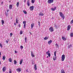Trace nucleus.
Here are the masks:
<instances>
[{
	"mask_svg": "<svg viewBox=\"0 0 73 73\" xmlns=\"http://www.w3.org/2000/svg\"><path fill=\"white\" fill-rule=\"evenodd\" d=\"M1 3L3 4V2H2Z\"/></svg>",
	"mask_w": 73,
	"mask_h": 73,
	"instance_id": "55",
	"label": "nucleus"
},
{
	"mask_svg": "<svg viewBox=\"0 0 73 73\" xmlns=\"http://www.w3.org/2000/svg\"><path fill=\"white\" fill-rule=\"evenodd\" d=\"M9 10H7V12H9Z\"/></svg>",
	"mask_w": 73,
	"mask_h": 73,
	"instance_id": "52",
	"label": "nucleus"
},
{
	"mask_svg": "<svg viewBox=\"0 0 73 73\" xmlns=\"http://www.w3.org/2000/svg\"><path fill=\"white\" fill-rule=\"evenodd\" d=\"M62 39H63V40H64V41H65V40H66V38L63 36L62 37Z\"/></svg>",
	"mask_w": 73,
	"mask_h": 73,
	"instance_id": "16",
	"label": "nucleus"
},
{
	"mask_svg": "<svg viewBox=\"0 0 73 73\" xmlns=\"http://www.w3.org/2000/svg\"><path fill=\"white\" fill-rule=\"evenodd\" d=\"M14 64H17V61L16 60H15L14 61Z\"/></svg>",
	"mask_w": 73,
	"mask_h": 73,
	"instance_id": "29",
	"label": "nucleus"
},
{
	"mask_svg": "<svg viewBox=\"0 0 73 73\" xmlns=\"http://www.w3.org/2000/svg\"><path fill=\"white\" fill-rule=\"evenodd\" d=\"M3 72H5V67H3Z\"/></svg>",
	"mask_w": 73,
	"mask_h": 73,
	"instance_id": "28",
	"label": "nucleus"
},
{
	"mask_svg": "<svg viewBox=\"0 0 73 73\" xmlns=\"http://www.w3.org/2000/svg\"><path fill=\"white\" fill-rule=\"evenodd\" d=\"M19 3L17 2V7H19Z\"/></svg>",
	"mask_w": 73,
	"mask_h": 73,
	"instance_id": "31",
	"label": "nucleus"
},
{
	"mask_svg": "<svg viewBox=\"0 0 73 73\" xmlns=\"http://www.w3.org/2000/svg\"><path fill=\"white\" fill-rule=\"evenodd\" d=\"M70 25H69L67 27V31H69V30H70Z\"/></svg>",
	"mask_w": 73,
	"mask_h": 73,
	"instance_id": "10",
	"label": "nucleus"
},
{
	"mask_svg": "<svg viewBox=\"0 0 73 73\" xmlns=\"http://www.w3.org/2000/svg\"><path fill=\"white\" fill-rule=\"evenodd\" d=\"M56 9V7H55L54 8H51V11H54Z\"/></svg>",
	"mask_w": 73,
	"mask_h": 73,
	"instance_id": "7",
	"label": "nucleus"
},
{
	"mask_svg": "<svg viewBox=\"0 0 73 73\" xmlns=\"http://www.w3.org/2000/svg\"><path fill=\"white\" fill-rule=\"evenodd\" d=\"M12 5H9V9H12Z\"/></svg>",
	"mask_w": 73,
	"mask_h": 73,
	"instance_id": "19",
	"label": "nucleus"
},
{
	"mask_svg": "<svg viewBox=\"0 0 73 73\" xmlns=\"http://www.w3.org/2000/svg\"><path fill=\"white\" fill-rule=\"evenodd\" d=\"M70 24H73V20H72L71 21V22H70Z\"/></svg>",
	"mask_w": 73,
	"mask_h": 73,
	"instance_id": "37",
	"label": "nucleus"
},
{
	"mask_svg": "<svg viewBox=\"0 0 73 73\" xmlns=\"http://www.w3.org/2000/svg\"><path fill=\"white\" fill-rule=\"evenodd\" d=\"M21 49H23V46H21L20 47Z\"/></svg>",
	"mask_w": 73,
	"mask_h": 73,
	"instance_id": "40",
	"label": "nucleus"
},
{
	"mask_svg": "<svg viewBox=\"0 0 73 73\" xmlns=\"http://www.w3.org/2000/svg\"><path fill=\"white\" fill-rule=\"evenodd\" d=\"M10 37H12V36L13 35V34L12 33H11L10 34Z\"/></svg>",
	"mask_w": 73,
	"mask_h": 73,
	"instance_id": "38",
	"label": "nucleus"
},
{
	"mask_svg": "<svg viewBox=\"0 0 73 73\" xmlns=\"http://www.w3.org/2000/svg\"><path fill=\"white\" fill-rule=\"evenodd\" d=\"M47 58H48V56H47Z\"/></svg>",
	"mask_w": 73,
	"mask_h": 73,
	"instance_id": "56",
	"label": "nucleus"
},
{
	"mask_svg": "<svg viewBox=\"0 0 73 73\" xmlns=\"http://www.w3.org/2000/svg\"><path fill=\"white\" fill-rule=\"evenodd\" d=\"M27 3V5L28 6H29V5H30V3L29 2V0H28Z\"/></svg>",
	"mask_w": 73,
	"mask_h": 73,
	"instance_id": "13",
	"label": "nucleus"
},
{
	"mask_svg": "<svg viewBox=\"0 0 73 73\" xmlns=\"http://www.w3.org/2000/svg\"><path fill=\"white\" fill-rule=\"evenodd\" d=\"M16 70L17 71V72H20L21 70V69H20V68L17 69H16Z\"/></svg>",
	"mask_w": 73,
	"mask_h": 73,
	"instance_id": "9",
	"label": "nucleus"
},
{
	"mask_svg": "<svg viewBox=\"0 0 73 73\" xmlns=\"http://www.w3.org/2000/svg\"><path fill=\"white\" fill-rule=\"evenodd\" d=\"M61 73H65L64 70L62 69L61 70Z\"/></svg>",
	"mask_w": 73,
	"mask_h": 73,
	"instance_id": "15",
	"label": "nucleus"
},
{
	"mask_svg": "<svg viewBox=\"0 0 73 73\" xmlns=\"http://www.w3.org/2000/svg\"><path fill=\"white\" fill-rule=\"evenodd\" d=\"M23 59H21L19 63L20 65H21V64H22V63H23Z\"/></svg>",
	"mask_w": 73,
	"mask_h": 73,
	"instance_id": "8",
	"label": "nucleus"
},
{
	"mask_svg": "<svg viewBox=\"0 0 73 73\" xmlns=\"http://www.w3.org/2000/svg\"><path fill=\"white\" fill-rule=\"evenodd\" d=\"M34 27V23L31 24V28L32 29H33V28Z\"/></svg>",
	"mask_w": 73,
	"mask_h": 73,
	"instance_id": "11",
	"label": "nucleus"
},
{
	"mask_svg": "<svg viewBox=\"0 0 73 73\" xmlns=\"http://www.w3.org/2000/svg\"><path fill=\"white\" fill-rule=\"evenodd\" d=\"M25 42L26 43H27V37H26L25 38Z\"/></svg>",
	"mask_w": 73,
	"mask_h": 73,
	"instance_id": "33",
	"label": "nucleus"
},
{
	"mask_svg": "<svg viewBox=\"0 0 73 73\" xmlns=\"http://www.w3.org/2000/svg\"><path fill=\"white\" fill-rule=\"evenodd\" d=\"M49 30L50 31V32H53L54 31L53 30V28L52 27H51L49 28Z\"/></svg>",
	"mask_w": 73,
	"mask_h": 73,
	"instance_id": "2",
	"label": "nucleus"
},
{
	"mask_svg": "<svg viewBox=\"0 0 73 73\" xmlns=\"http://www.w3.org/2000/svg\"><path fill=\"white\" fill-rule=\"evenodd\" d=\"M53 2V0H48V4H51Z\"/></svg>",
	"mask_w": 73,
	"mask_h": 73,
	"instance_id": "3",
	"label": "nucleus"
},
{
	"mask_svg": "<svg viewBox=\"0 0 73 73\" xmlns=\"http://www.w3.org/2000/svg\"><path fill=\"white\" fill-rule=\"evenodd\" d=\"M1 52H0V56H1Z\"/></svg>",
	"mask_w": 73,
	"mask_h": 73,
	"instance_id": "51",
	"label": "nucleus"
},
{
	"mask_svg": "<svg viewBox=\"0 0 73 73\" xmlns=\"http://www.w3.org/2000/svg\"><path fill=\"white\" fill-rule=\"evenodd\" d=\"M47 39H48V37H45L44 38V40H47Z\"/></svg>",
	"mask_w": 73,
	"mask_h": 73,
	"instance_id": "32",
	"label": "nucleus"
},
{
	"mask_svg": "<svg viewBox=\"0 0 73 73\" xmlns=\"http://www.w3.org/2000/svg\"><path fill=\"white\" fill-rule=\"evenodd\" d=\"M59 15H60V16H62L63 15H64V14H63V13H62L61 12H60Z\"/></svg>",
	"mask_w": 73,
	"mask_h": 73,
	"instance_id": "17",
	"label": "nucleus"
},
{
	"mask_svg": "<svg viewBox=\"0 0 73 73\" xmlns=\"http://www.w3.org/2000/svg\"><path fill=\"white\" fill-rule=\"evenodd\" d=\"M22 34H23V31H21L20 34L22 35Z\"/></svg>",
	"mask_w": 73,
	"mask_h": 73,
	"instance_id": "39",
	"label": "nucleus"
},
{
	"mask_svg": "<svg viewBox=\"0 0 73 73\" xmlns=\"http://www.w3.org/2000/svg\"><path fill=\"white\" fill-rule=\"evenodd\" d=\"M23 24H26V21H24L23 22Z\"/></svg>",
	"mask_w": 73,
	"mask_h": 73,
	"instance_id": "35",
	"label": "nucleus"
},
{
	"mask_svg": "<svg viewBox=\"0 0 73 73\" xmlns=\"http://www.w3.org/2000/svg\"><path fill=\"white\" fill-rule=\"evenodd\" d=\"M9 62H12V58H9Z\"/></svg>",
	"mask_w": 73,
	"mask_h": 73,
	"instance_id": "23",
	"label": "nucleus"
},
{
	"mask_svg": "<svg viewBox=\"0 0 73 73\" xmlns=\"http://www.w3.org/2000/svg\"><path fill=\"white\" fill-rule=\"evenodd\" d=\"M18 27H19V28H20V27H21L20 24H19Z\"/></svg>",
	"mask_w": 73,
	"mask_h": 73,
	"instance_id": "46",
	"label": "nucleus"
},
{
	"mask_svg": "<svg viewBox=\"0 0 73 73\" xmlns=\"http://www.w3.org/2000/svg\"><path fill=\"white\" fill-rule=\"evenodd\" d=\"M65 58V55L64 54H63L61 57V61H64Z\"/></svg>",
	"mask_w": 73,
	"mask_h": 73,
	"instance_id": "1",
	"label": "nucleus"
},
{
	"mask_svg": "<svg viewBox=\"0 0 73 73\" xmlns=\"http://www.w3.org/2000/svg\"><path fill=\"white\" fill-rule=\"evenodd\" d=\"M55 45H56L57 48H58V47H59V46H58V44H55Z\"/></svg>",
	"mask_w": 73,
	"mask_h": 73,
	"instance_id": "34",
	"label": "nucleus"
},
{
	"mask_svg": "<svg viewBox=\"0 0 73 73\" xmlns=\"http://www.w3.org/2000/svg\"><path fill=\"white\" fill-rule=\"evenodd\" d=\"M29 9L30 11H33V9H34V6H31L29 7Z\"/></svg>",
	"mask_w": 73,
	"mask_h": 73,
	"instance_id": "4",
	"label": "nucleus"
},
{
	"mask_svg": "<svg viewBox=\"0 0 73 73\" xmlns=\"http://www.w3.org/2000/svg\"><path fill=\"white\" fill-rule=\"evenodd\" d=\"M26 26V24H25L24 25V28H25V27Z\"/></svg>",
	"mask_w": 73,
	"mask_h": 73,
	"instance_id": "42",
	"label": "nucleus"
},
{
	"mask_svg": "<svg viewBox=\"0 0 73 73\" xmlns=\"http://www.w3.org/2000/svg\"><path fill=\"white\" fill-rule=\"evenodd\" d=\"M14 25L15 26H16V23H14Z\"/></svg>",
	"mask_w": 73,
	"mask_h": 73,
	"instance_id": "54",
	"label": "nucleus"
},
{
	"mask_svg": "<svg viewBox=\"0 0 73 73\" xmlns=\"http://www.w3.org/2000/svg\"><path fill=\"white\" fill-rule=\"evenodd\" d=\"M56 60V56H55L54 57H53V60H54V61H55Z\"/></svg>",
	"mask_w": 73,
	"mask_h": 73,
	"instance_id": "25",
	"label": "nucleus"
},
{
	"mask_svg": "<svg viewBox=\"0 0 73 73\" xmlns=\"http://www.w3.org/2000/svg\"><path fill=\"white\" fill-rule=\"evenodd\" d=\"M71 47H72V45L71 44L68 46V48H70Z\"/></svg>",
	"mask_w": 73,
	"mask_h": 73,
	"instance_id": "30",
	"label": "nucleus"
},
{
	"mask_svg": "<svg viewBox=\"0 0 73 73\" xmlns=\"http://www.w3.org/2000/svg\"><path fill=\"white\" fill-rule=\"evenodd\" d=\"M54 56L55 57H56V52H54Z\"/></svg>",
	"mask_w": 73,
	"mask_h": 73,
	"instance_id": "41",
	"label": "nucleus"
},
{
	"mask_svg": "<svg viewBox=\"0 0 73 73\" xmlns=\"http://www.w3.org/2000/svg\"><path fill=\"white\" fill-rule=\"evenodd\" d=\"M38 25L39 27H40V22H38Z\"/></svg>",
	"mask_w": 73,
	"mask_h": 73,
	"instance_id": "44",
	"label": "nucleus"
},
{
	"mask_svg": "<svg viewBox=\"0 0 73 73\" xmlns=\"http://www.w3.org/2000/svg\"><path fill=\"white\" fill-rule=\"evenodd\" d=\"M52 40H50L48 42V44L49 45H50V44L52 43Z\"/></svg>",
	"mask_w": 73,
	"mask_h": 73,
	"instance_id": "12",
	"label": "nucleus"
},
{
	"mask_svg": "<svg viewBox=\"0 0 73 73\" xmlns=\"http://www.w3.org/2000/svg\"><path fill=\"white\" fill-rule=\"evenodd\" d=\"M34 68L35 70H37V66L36 65V64H35Z\"/></svg>",
	"mask_w": 73,
	"mask_h": 73,
	"instance_id": "5",
	"label": "nucleus"
},
{
	"mask_svg": "<svg viewBox=\"0 0 73 73\" xmlns=\"http://www.w3.org/2000/svg\"><path fill=\"white\" fill-rule=\"evenodd\" d=\"M6 42H7V44H8V42L7 40H6Z\"/></svg>",
	"mask_w": 73,
	"mask_h": 73,
	"instance_id": "49",
	"label": "nucleus"
},
{
	"mask_svg": "<svg viewBox=\"0 0 73 73\" xmlns=\"http://www.w3.org/2000/svg\"><path fill=\"white\" fill-rule=\"evenodd\" d=\"M15 53H17V51H16L15 50Z\"/></svg>",
	"mask_w": 73,
	"mask_h": 73,
	"instance_id": "48",
	"label": "nucleus"
},
{
	"mask_svg": "<svg viewBox=\"0 0 73 73\" xmlns=\"http://www.w3.org/2000/svg\"><path fill=\"white\" fill-rule=\"evenodd\" d=\"M0 46L1 48H3V46H2V44H1V43H0Z\"/></svg>",
	"mask_w": 73,
	"mask_h": 73,
	"instance_id": "43",
	"label": "nucleus"
},
{
	"mask_svg": "<svg viewBox=\"0 0 73 73\" xmlns=\"http://www.w3.org/2000/svg\"><path fill=\"white\" fill-rule=\"evenodd\" d=\"M32 64L33 65V64H34V62L33 61V62L32 63Z\"/></svg>",
	"mask_w": 73,
	"mask_h": 73,
	"instance_id": "47",
	"label": "nucleus"
},
{
	"mask_svg": "<svg viewBox=\"0 0 73 73\" xmlns=\"http://www.w3.org/2000/svg\"><path fill=\"white\" fill-rule=\"evenodd\" d=\"M70 36L71 37H73V33H72L70 34Z\"/></svg>",
	"mask_w": 73,
	"mask_h": 73,
	"instance_id": "20",
	"label": "nucleus"
},
{
	"mask_svg": "<svg viewBox=\"0 0 73 73\" xmlns=\"http://www.w3.org/2000/svg\"><path fill=\"white\" fill-rule=\"evenodd\" d=\"M49 50H48L46 52V53H47V54H48V53H49Z\"/></svg>",
	"mask_w": 73,
	"mask_h": 73,
	"instance_id": "45",
	"label": "nucleus"
},
{
	"mask_svg": "<svg viewBox=\"0 0 73 73\" xmlns=\"http://www.w3.org/2000/svg\"><path fill=\"white\" fill-rule=\"evenodd\" d=\"M60 17H61L63 19H64V18H65V17L64 16V15L60 16Z\"/></svg>",
	"mask_w": 73,
	"mask_h": 73,
	"instance_id": "18",
	"label": "nucleus"
},
{
	"mask_svg": "<svg viewBox=\"0 0 73 73\" xmlns=\"http://www.w3.org/2000/svg\"><path fill=\"white\" fill-rule=\"evenodd\" d=\"M47 54H48V56L49 57H50V54L49 53H48Z\"/></svg>",
	"mask_w": 73,
	"mask_h": 73,
	"instance_id": "36",
	"label": "nucleus"
},
{
	"mask_svg": "<svg viewBox=\"0 0 73 73\" xmlns=\"http://www.w3.org/2000/svg\"><path fill=\"white\" fill-rule=\"evenodd\" d=\"M39 15L40 16H44V13L43 12H41L39 14Z\"/></svg>",
	"mask_w": 73,
	"mask_h": 73,
	"instance_id": "6",
	"label": "nucleus"
},
{
	"mask_svg": "<svg viewBox=\"0 0 73 73\" xmlns=\"http://www.w3.org/2000/svg\"><path fill=\"white\" fill-rule=\"evenodd\" d=\"M19 22V19H17L16 18V23L17 24Z\"/></svg>",
	"mask_w": 73,
	"mask_h": 73,
	"instance_id": "21",
	"label": "nucleus"
},
{
	"mask_svg": "<svg viewBox=\"0 0 73 73\" xmlns=\"http://www.w3.org/2000/svg\"><path fill=\"white\" fill-rule=\"evenodd\" d=\"M0 57H1V56H0Z\"/></svg>",
	"mask_w": 73,
	"mask_h": 73,
	"instance_id": "57",
	"label": "nucleus"
},
{
	"mask_svg": "<svg viewBox=\"0 0 73 73\" xmlns=\"http://www.w3.org/2000/svg\"><path fill=\"white\" fill-rule=\"evenodd\" d=\"M35 1V0H32L31 1V3L32 4H33V3H34Z\"/></svg>",
	"mask_w": 73,
	"mask_h": 73,
	"instance_id": "24",
	"label": "nucleus"
},
{
	"mask_svg": "<svg viewBox=\"0 0 73 73\" xmlns=\"http://www.w3.org/2000/svg\"><path fill=\"white\" fill-rule=\"evenodd\" d=\"M9 73H12V71L11 70H10Z\"/></svg>",
	"mask_w": 73,
	"mask_h": 73,
	"instance_id": "50",
	"label": "nucleus"
},
{
	"mask_svg": "<svg viewBox=\"0 0 73 73\" xmlns=\"http://www.w3.org/2000/svg\"><path fill=\"white\" fill-rule=\"evenodd\" d=\"M1 22H2V25H3L4 24V21L3 20H1Z\"/></svg>",
	"mask_w": 73,
	"mask_h": 73,
	"instance_id": "22",
	"label": "nucleus"
},
{
	"mask_svg": "<svg viewBox=\"0 0 73 73\" xmlns=\"http://www.w3.org/2000/svg\"><path fill=\"white\" fill-rule=\"evenodd\" d=\"M23 13H24V14H27V12H26V11L24 10L23 11Z\"/></svg>",
	"mask_w": 73,
	"mask_h": 73,
	"instance_id": "27",
	"label": "nucleus"
},
{
	"mask_svg": "<svg viewBox=\"0 0 73 73\" xmlns=\"http://www.w3.org/2000/svg\"><path fill=\"white\" fill-rule=\"evenodd\" d=\"M24 3H25L26 2V1L25 0H24Z\"/></svg>",
	"mask_w": 73,
	"mask_h": 73,
	"instance_id": "53",
	"label": "nucleus"
},
{
	"mask_svg": "<svg viewBox=\"0 0 73 73\" xmlns=\"http://www.w3.org/2000/svg\"><path fill=\"white\" fill-rule=\"evenodd\" d=\"M2 59L3 61H4L5 60V56H4L3 57Z\"/></svg>",
	"mask_w": 73,
	"mask_h": 73,
	"instance_id": "26",
	"label": "nucleus"
},
{
	"mask_svg": "<svg viewBox=\"0 0 73 73\" xmlns=\"http://www.w3.org/2000/svg\"><path fill=\"white\" fill-rule=\"evenodd\" d=\"M31 56H32L33 57H35V55H34V54L33 53V52H31Z\"/></svg>",
	"mask_w": 73,
	"mask_h": 73,
	"instance_id": "14",
	"label": "nucleus"
}]
</instances>
